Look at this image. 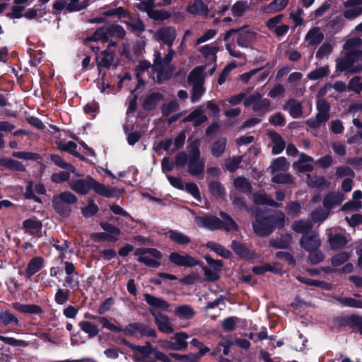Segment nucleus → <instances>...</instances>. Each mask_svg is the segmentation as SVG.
<instances>
[{
    "instance_id": "obj_1",
    "label": "nucleus",
    "mask_w": 362,
    "mask_h": 362,
    "mask_svg": "<svg viewBox=\"0 0 362 362\" xmlns=\"http://www.w3.org/2000/svg\"><path fill=\"white\" fill-rule=\"evenodd\" d=\"M175 54L172 47H168V53L163 58L160 50L156 52L154 54L153 64L151 65L146 61L139 63L136 71V77L139 82H141V78H145L146 74L154 81L161 83L168 79L170 76L168 71V65Z\"/></svg>"
},
{
    "instance_id": "obj_2",
    "label": "nucleus",
    "mask_w": 362,
    "mask_h": 362,
    "mask_svg": "<svg viewBox=\"0 0 362 362\" xmlns=\"http://www.w3.org/2000/svg\"><path fill=\"white\" fill-rule=\"evenodd\" d=\"M361 43L362 40L359 37L351 38L346 41L344 48L347 50V53L344 58L339 59L337 61V70L354 73L361 69V66L359 65L354 66V64L359 60L362 56V52L357 49Z\"/></svg>"
},
{
    "instance_id": "obj_3",
    "label": "nucleus",
    "mask_w": 362,
    "mask_h": 362,
    "mask_svg": "<svg viewBox=\"0 0 362 362\" xmlns=\"http://www.w3.org/2000/svg\"><path fill=\"white\" fill-rule=\"evenodd\" d=\"M199 141L194 139L190 144L188 172L198 178H203L204 161L200 158Z\"/></svg>"
},
{
    "instance_id": "obj_4",
    "label": "nucleus",
    "mask_w": 362,
    "mask_h": 362,
    "mask_svg": "<svg viewBox=\"0 0 362 362\" xmlns=\"http://www.w3.org/2000/svg\"><path fill=\"white\" fill-rule=\"evenodd\" d=\"M234 34L237 35L238 45L245 48L249 47L255 41L257 35L254 29L246 26L239 29H230L228 30L223 35L224 41H228L230 37Z\"/></svg>"
},
{
    "instance_id": "obj_5",
    "label": "nucleus",
    "mask_w": 362,
    "mask_h": 362,
    "mask_svg": "<svg viewBox=\"0 0 362 362\" xmlns=\"http://www.w3.org/2000/svg\"><path fill=\"white\" fill-rule=\"evenodd\" d=\"M276 221H271L267 218H262L256 215L255 221L253 222L254 231L260 236L269 235L273 229V226H282L284 224V214L281 212L276 214Z\"/></svg>"
},
{
    "instance_id": "obj_6",
    "label": "nucleus",
    "mask_w": 362,
    "mask_h": 362,
    "mask_svg": "<svg viewBox=\"0 0 362 362\" xmlns=\"http://www.w3.org/2000/svg\"><path fill=\"white\" fill-rule=\"evenodd\" d=\"M134 255L138 257L139 262L147 267L157 268L160 265L158 259L162 257V254L155 248H137Z\"/></svg>"
},
{
    "instance_id": "obj_7",
    "label": "nucleus",
    "mask_w": 362,
    "mask_h": 362,
    "mask_svg": "<svg viewBox=\"0 0 362 362\" xmlns=\"http://www.w3.org/2000/svg\"><path fill=\"white\" fill-rule=\"evenodd\" d=\"M188 334L184 332L175 333L171 340H160V346L167 350L173 351H184L188 346L187 339Z\"/></svg>"
},
{
    "instance_id": "obj_8",
    "label": "nucleus",
    "mask_w": 362,
    "mask_h": 362,
    "mask_svg": "<svg viewBox=\"0 0 362 362\" xmlns=\"http://www.w3.org/2000/svg\"><path fill=\"white\" fill-rule=\"evenodd\" d=\"M124 334L126 336L139 337L146 336L149 337H156L157 332L155 329L141 323H132L128 325L124 329Z\"/></svg>"
},
{
    "instance_id": "obj_9",
    "label": "nucleus",
    "mask_w": 362,
    "mask_h": 362,
    "mask_svg": "<svg viewBox=\"0 0 362 362\" xmlns=\"http://www.w3.org/2000/svg\"><path fill=\"white\" fill-rule=\"evenodd\" d=\"M245 106H252L255 112L265 113L270 110V102L266 98H262V95L255 92L244 100Z\"/></svg>"
},
{
    "instance_id": "obj_10",
    "label": "nucleus",
    "mask_w": 362,
    "mask_h": 362,
    "mask_svg": "<svg viewBox=\"0 0 362 362\" xmlns=\"http://www.w3.org/2000/svg\"><path fill=\"white\" fill-rule=\"evenodd\" d=\"M129 347L134 351V357L137 361L141 362H156L151 357V355H154L156 349L153 348L149 342H146L145 346L129 344Z\"/></svg>"
},
{
    "instance_id": "obj_11",
    "label": "nucleus",
    "mask_w": 362,
    "mask_h": 362,
    "mask_svg": "<svg viewBox=\"0 0 362 362\" xmlns=\"http://www.w3.org/2000/svg\"><path fill=\"white\" fill-rule=\"evenodd\" d=\"M152 316L158 329L165 334H172L175 329L171 319L160 312H153Z\"/></svg>"
},
{
    "instance_id": "obj_12",
    "label": "nucleus",
    "mask_w": 362,
    "mask_h": 362,
    "mask_svg": "<svg viewBox=\"0 0 362 362\" xmlns=\"http://www.w3.org/2000/svg\"><path fill=\"white\" fill-rule=\"evenodd\" d=\"M170 263L180 267H190L198 264V261L193 257L187 254H180L173 252L169 255Z\"/></svg>"
},
{
    "instance_id": "obj_13",
    "label": "nucleus",
    "mask_w": 362,
    "mask_h": 362,
    "mask_svg": "<svg viewBox=\"0 0 362 362\" xmlns=\"http://www.w3.org/2000/svg\"><path fill=\"white\" fill-rule=\"evenodd\" d=\"M144 299L147 304L150 306V313L152 315V311L158 312L167 311L170 307V304L161 298L156 297L153 295L145 293L144 295Z\"/></svg>"
},
{
    "instance_id": "obj_14",
    "label": "nucleus",
    "mask_w": 362,
    "mask_h": 362,
    "mask_svg": "<svg viewBox=\"0 0 362 362\" xmlns=\"http://www.w3.org/2000/svg\"><path fill=\"white\" fill-rule=\"evenodd\" d=\"M344 5V16L346 18L353 19L362 13V0H347Z\"/></svg>"
},
{
    "instance_id": "obj_15",
    "label": "nucleus",
    "mask_w": 362,
    "mask_h": 362,
    "mask_svg": "<svg viewBox=\"0 0 362 362\" xmlns=\"http://www.w3.org/2000/svg\"><path fill=\"white\" fill-rule=\"evenodd\" d=\"M93 182V178L86 177L85 179H78L77 180H71L69 182V187L75 192L80 194H86L91 189V185Z\"/></svg>"
},
{
    "instance_id": "obj_16",
    "label": "nucleus",
    "mask_w": 362,
    "mask_h": 362,
    "mask_svg": "<svg viewBox=\"0 0 362 362\" xmlns=\"http://www.w3.org/2000/svg\"><path fill=\"white\" fill-rule=\"evenodd\" d=\"M154 36L157 40L163 41L168 47H171L176 38V30L172 27L162 28L158 30Z\"/></svg>"
},
{
    "instance_id": "obj_17",
    "label": "nucleus",
    "mask_w": 362,
    "mask_h": 362,
    "mask_svg": "<svg viewBox=\"0 0 362 362\" xmlns=\"http://www.w3.org/2000/svg\"><path fill=\"white\" fill-rule=\"evenodd\" d=\"M196 224L199 227L206 228L209 230H216L222 228L221 221L216 216H196L194 218Z\"/></svg>"
},
{
    "instance_id": "obj_18",
    "label": "nucleus",
    "mask_w": 362,
    "mask_h": 362,
    "mask_svg": "<svg viewBox=\"0 0 362 362\" xmlns=\"http://www.w3.org/2000/svg\"><path fill=\"white\" fill-rule=\"evenodd\" d=\"M314 159L305 154L301 153L297 161L293 164V168L296 173H309L313 170V166L310 164Z\"/></svg>"
},
{
    "instance_id": "obj_19",
    "label": "nucleus",
    "mask_w": 362,
    "mask_h": 362,
    "mask_svg": "<svg viewBox=\"0 0 362 362\" xmlns=\"http://www.w3.org/2000/svg\"><path fill=\"white\" fill-rule=\"evenodd\" d=\"M187 11L194 16H206L209 13L208 6L202 0H195L189 4Z\"/></svg>"
},
{
    "instance_id": "obj_20",
    "label": "nucleus",
    "mask_w": 362,
    "mask_h": 362,
    "mask_svg": "<svg viewBox=\"0 0 362 362\" xmlns=\"http://www.w3.org/2000/svg\"><path fill=\"white\" fill-rule=\"evenodd\" d=\"M300 244L306 250L313 251L319 248L321 241L317 234L313 233L303 235L300 240Z\"/></svg>"
},
{
    "instance_id": "obj_21",
    "label": "nucleus",
    "mask_w": 362,
    "mask_h": 362,
    "mask_svg": "<svg viewBox=\"0 0 362 362\" xmlns=\"http://www.w3.org/2000/svg\"><path fill=\"white\" fill-rule=\"evenodd\" d=\"M198 50L209 63L216 62L218 47L214 43L201 46L199 47Z\"/></svg>"
},
{
    "instance_id": "obj_22",
    "label": "nucleus",
    "mask_w": 362,
    "mask_h": 362,
    "mask_svg": "<svg viewBox=\"0 0 362 362\" xmlns=\"http://www.w3.org/2000/svg\"><path fill=\"white\" fill-rule=\"evenodd\" d=\"M331 232V228L327 230V233L328 234V242L330 247L332 250H338L342 248L347 244L348 240L344 235L339 233L332 235Z\"/></svg>"
},
{
    "instance_id": "obj_23",
    "label": "nucleus",
    "mask_w": 362,
    "mask_h": 362,
    "mask_svg": "<svg viewBox=\"0 0 362 362\" xmlns=\"http://www.w3.org/2000/svg\"><path fill=\"white\" fill-rule=\"evenodd\" d=\"M324 39V34L319 28L310 29L305 35V40L310 46L319 45Z\"/></svg>"
},
{
    "instance_id": "obj_24",
    "label": "nucleus",
    "mask_w": 362,
    "mask_h": 362,
    "mask_svg": "<svg viewBox=\"0 0 362 362\" xmlns=\"http://www.w3.org/2000/svg\"><path fill=\"white\" fill-rule=\"evenodd\" d=\"M12 308L16 311L24 314H40L42 310L41 308L33 304H21L20 303H14Z\"/></svg>"
},
{
    "instance_id": "obj_25",
    "label": "nucleus",
    "mask_w": 362,
    "mask_h": 362,
    "mask_svg": "<svg viewBox=\"0 0 362 362\" xmlns=\"http://www.w3.org/2000/svg\"><path fill=\"white\" fill-rule=\"evenodd\" d=\"M174 314L181 320H190L195 315V311L188 305H181L175 308Z\"/></svg>"
},
{
    "instance_id": "obj_26",
    "label": "nucleus",
    "mask_w": 362,
    "mask_h": 362,
    "mask_svg": "<svg viewBox=\"0 0 362 362\" xmlns=\"http://www.w3.org/2000/svg\"><path fill=\"white\" fill-rule=\"evenodd\" d=\"M227 145V139L226 137H220L211 146V152L214 157L219 158L225 152Z\"/></svg>"
},
{
    "instance_id": "obj_27",
    "label": "nucleus",
    "mask_w": 362,
    "mask_h": 362,
    "mask_svg": "<svg viewBox=\"0 0 362 362\" xmlns=\"http://www.w3.org/2000/svg\"><path fill=\"white\" fill-rule=\"evenodd\" d=\"M100 225L107 235V241L116 242L119 239L121 230L118 228L105 222H101Z\"/></svg>"
},
{
    "instance_id": "obj_28",
    "label": "nucleus",
    "mask_w": 362,
    "mask_h": 362,
    "mask_svg": "<svg viewBox=\"0 0 362 362\" xmlns=\"http://www.w3.org/2000/svg\"><path fill=\"white\" fill-rule=\"evenodd\" d=\"M204 70L203 66H197L194 68L189 75L188 80L189 83L193 85H203L204 84Z\"/></svg>"
},
{
    "instance_id": "obj_29",
    "label": "nucleus",
    "mask_w": 362,
    "mask_h": 362,
    "mask_svg": "<svg viewBox=\"0 0 362 362\" xmlns=\"http://www.w3.org/2000/svg\"><path fill=\"white\" fill-rule=\"evenodd\" d=\"M344 200V195L339 192L330 193L327 194L323 201L324 206L330 209L336 205L339 204Z\"/></svg>"
},
{
    "instance_id": "obj_30",
    "label": "nucleus",
    "mask_w": 362,
    "mask_h": 362,
    "mask_svg": "<svg viewBox=\"0 0 362 362\" xmlns=\"http://www.w3.org/2000/svg\"><path fill=\"white\" fill-rule=\"evenodd\" d=\"M268 136L273 143L272 152L274 154L280 153L285 148V142L276 132H271L268 133Z\"/></svg>"
},
{
    "instance_id": "obj_31",
    "label": "nucleus",
    "mask_w": 362,
    "mask_h": 362,
    "mask_svg": "<svg viewBox=\"0 0 362 362\" xmlns=\"http://www.w3.org/2000/svg\"><path fill=\"white\" fill-rule=\"evenodd\" d=\"M284 110L288 111L293 118H298L302 115L301 103L296 100H288L284 106Z\"/></svg>"
},
{
    "instance_id": "obj_32",
    "label": "nucleus",
    "mask_w": 362,
    "mask_h": 362,
    "mask_svg": "<svg viewBox=\"0 0 362 362\" xmlns=\"http://www.w3.org/2000/svg\"><path fill=\"white\" fill-rule=\"evenodd\" d=\"M288 0H274L269 5L264 6L261 11L264 13H272L280 11L284 9L288 4Z\"/></svg>"
},
{
    "instance_id": "obj_33",
    "label": "nucleus",
    "mask_w": 362,
    "mask_h": 362,
    "mask_svg": "<svg viewBox=\"0 0 362 362\" xmlns=\"http://www.w3.org/2000/svg\"><path fill=\"white\" fill-rule=\"evenodd\" d=\"M289 168V163L284 157H279L275 159L270 165L272 174L281 172H286Z\"/></svg>"
},
{
    "instance_id": "obj_34",
    "label": "nucleus",
    "mask_w": 362,
    "mask_h": 362,
    "mask_svg": "<svg viewBox=\"0 0 362 362\" xmlns=\"http://www.w3.org/2000/svg\"><path fill=\"white\" fill-rule=\"evenodd\" d=\"M207 119L206 116L200 110H196L183 119L184 122H192L194 126H199Z\"/></svg>"
},
{
    "instance_id": "obj_35",
    "label": "nucleus",
    "mask_w": 362,
    "mask_h": 362,
    "mask_svg": "<svg viewBox=\"0 0 362 362\" xmlns=\"http://www.w3.org/2000/svg\"><path fill=\"white\" fill-rule=\"evenodd\" d=\"M93 182L91 185V188L98 194L106 197H112L115 195V189H110L103 184L99 183L93 179Z\"/></svg>"
},
{
    "instance_id": "obj_36",
    "label": "nucleus",
    "mask_w": 362,
    "mask_h": 362,
    "mask_svg": "<svg viewBox=\"0 0 362 362\" xmlns=\"http://www.w3.org/2000/svg\"><path fill=\"white\" fill-rule=\"evenodd\" d=\"M43 264V259L41 257L33 258L28 264L26 276L30 277L32 275L41 269Z\"/></svg>"
},
{
    "instance_id": "obj_37",
    "label": "nucleus",
    "mask_w": 362,
    "mask_h": 362,
    "mask_svg": "<svg viewBox=\"0 0 362 362\" xmlns=\"http://www.w3.org/2000/svg\"><path fill=\"white\" fill-rule=\"evenodd\" d=\"M169 239L180 245H185L190 242V238L177 230H169L167 233Z\"/></svg>"
},
{
    "instance_id": "obj_38",
    "label": "nucleus",
    "mask_w": 362,
    "mask_h": 362,
    "mask_svg": "<svg viewBox=\"0 0 362 362\" xmlns=\"http://www.w3.org/2000/svg\"><path fill=\"white\" fill-rule=\"evenodd\" d=\"M114 55L112 52L109 49L104 50L98 61L99 68H108L113 62Z\"/></svg>"
},
{
    "instance_id": "obj_39",
    "label": "nucleus",
    "mask_w": 362,
    "mask_h": 362,
    "mask_svg": "<svg viewBox=\"0 0 362 362\" xmlns=\"http://www.w3.org/2000/svg\"><path fill=\"white\" fill-rule=\"evenodd\" d=\"M110 35V28H101L97 30L95 33L90 37L87 38V41H102L105 42L107 40Z\"/></svg>"
},
{
    "instance_id": "obj_40",
    "label": "nucleus",
    "mask_w": 362,
    "mask_h": 362,
    "mask_svg": "<svg viewBox=\"0 0 362 362\" xmlns=\"http://www.w3.org/2000/svg\"><path fill=\"white\" fill-rule=\"evenodd\" d=\"M349 112L352 114L354 124L358 127H362V105H355L350 107Z\"/></svg>"
},
{
    "instance_id": "obj_41",
    "label": "nucleus",
    "mask_w": 362,
    "mask_h": 362,
    "mask_svg": "<svg viewBox=\"0 0 362 362\" xmlns=\"http://www.w3.org/2000/svg\"><path fill=\"white\" fill-rule=\"evenodd\" d=\"M221 217L222 218V228H223L227 231L231 230H238V226L235 221L227 214L221 212L220 214Z\"/></svg>"
},
{
    "instance_id": "obj_42",
    "label": "nucleus",
    "mask_w": 362,
    "mask_h": 362,
    "mask_svg": "<svg viewBox=\"0 0 362 362\" xmlns=\"http://www.w3.org/2000/svg\"><path fill=\"white\" fill-rule=\"evenodd\" d=\"M79 327L84 332L87 333L90 337H93L99 333L98 327L88 321H82L79 323Z\"/></svg>"
},
{
    "instance_id": "obj_43",
    "label": "nucleus",
    "mask_w": 362,
    "mask_h": 362,
    "mask_svg": "<svg viewBox=\"0 0 362 362\" xmlns=\"http://www.w3.org/2000/svg\"><path fill=\"white\" fill-rule=\"evenodd\" d=\"M249 4L247 1H238L232 6L231 13L234 16H242L249 8Z\"/></svg>"
},
{
    "instance_id": "obj_44",
    "label": "nucleus",
    "mask_w": 362,
    "mask_h": 362,
    "mask_svg": "<svg viewBox=\"0 0 362 362\" xmlns=\"http://www.w3.org/2000/svg\"><path fill=\"white\" fill-rule=\"evenodd\" d=\"M51 160L58 165L59 168L65 169L66 170L71 171V173L76 174V176L80 177L81 175L76 173V169L71 165L66 163L62 158H60L57 155H51Z\"/></svg>"
},
{
    "instance_id": "obj_45",
    "label": "nucleus",
    "mask_w": 362,
    "mask_h": 362,
    "mask_svg": "<svg viewBox=\"0 0 362 362\" xmlns=\"http://www.w3.org/2000/svg\"><path fill=\"white\" fill-rule=\"evenodd\" d=\"M125 23L127 28L136 33H141L145 30V25L140 19L129 18V20L126 21Z\"/></svg>"
},
{
    "instance_id": "obj_46",
    "label": "nucleus",
    "mask_w": 362,
    "mask_h": 362,
    "mask_svg": "<svg viewBox=\"0 0 362 362\" xmlns=\"http://www.w3.org/2000/svg\"><path fill=\"white\" fill-rule=\"evenodd\" d=\"M0 164L3 166L8 168V169L16 170V171H23L24 166L19 161L9 159V158H2L0 160Z\"/></svg>"
},
{
    "instance_id": "obj_47",
    "label": "nucleus",
    "mask_w": 362,
    "mask_h": 362,
    "mask_svg": "<svg viewBox=\"0 0 362 362\" xmlns=\"http://www.w3.org/2000/svg\"><path fill=\"white\" fill-rule=\"evenodd\" d=\"M254 202L257 204H265L278 207L279 205L265 194L257 193L254 194Z\"/></svg>"
},
{
    "instance_id": "obj_48",
    "label": "nucleus",
    "mask_w": 362,
    "mask_h": 362,
    "mask_svg": "<svg viewBox=\"0 0 362 362\" xmlns=\"http://www.w3.org/2000/svg\"><path fill=\"white\" fill-rule=\"evenodd\" d=\"M23 225V228L30 233H37L42 228L41 222L33 219L25 220Z\"/></svg>"
},
{
    "instance_id": "obj_49",
    "label": "nucleus",
    "mask_w": 362,
    "mask_h": 362,
    "mask_svg": "<svg viewBox=\"0 0 362 362\" xmlns=\"http://www.w3.org/2000/svg\"><path fill=\"white\" fill-rule=\"evenodd\" d=\"M292 227L296 232L303 233L310 230L312 228L313 226L309 221L300 220L294 222L293 223Z\"/></svg>"
},
{
    "instance_id": "obj_50",
    "label": "nucleus",
    "mask_w": 362,
    "mask_h": 362,
    "mask_svg": "<svg viewBox=\"0 0 362 362\" xmlns=\"http://www.w3.org/2000/svg\"><path fill=\"white\" fill-rule=\"evenodd\" d=\"M207 247L225 258H228L231 255V253L228 250L218 243L209 242L207 243Z\"/></svg>"
},
{
    "instance_id": "obj_51",
    "label": "nucleus",
    "mask_w": 362,
    "mask_h": 362,
    "mask_svg": "<svg viewBox=\"0 0 362 362\" xmlns=\"http://www.w3.org/2000/svg\"><path fill=\"white\" fill-rule=\"evenodd\" d=\"M53 204L56 211L63 216H68L71 211V206L66 204L65 202H60L54 197Z\"/></svg>"
},
{
    "instance_id": "obj_52",
    "label": "nucleus",
    "mask_w": 362,
    "mask_h": 362,
    "mask_svg": "<svg viewBox=\"0 0 362 362\" xmlns=\"http://www.w3.org/2000/svg\"><path fill=\"white\" fill-rule=\"evenodd\" d=\"M98 211V206L94 203L93 199L88 200V204L86 207L81 208V213L86 218L94 216Z\"/></svg>"
},
{
    "instance_id": "obj_53",
    "label": "nucleus",
    "mask_w": 362,
    "mask_h": 362,
    "mask_svg": "<svg viewBox=\"0 0 362 362\" xmlns=\"http://www.w3.org/2000/svg\"><path fill=\"white\" fill-rule=\"evenodd\" d=\"M54 198L57 199L60 202H65L66 204L69 206L77 202V197L70 192H64L55 196Z\"/></svg>"
},
{
    "instance_id": "obj_54",
    "label": "nucleus",
    "mask_w": 362,
    "mask_h": 362,
    "mask_svg": "<svg viewBox=\"0 0 362 362\" xmlns=\"http://www.w3.org/2000/svg\"><path fill=\"white\" fill-rule=\"evenodd\" d=\"M329 73V67L327 66L319 67L310 72L308 77L311 80H317L325 76Z\"/></svg>"
},
{
    "instance_id": "obj_55",
    "label": "nucleus",
    "mask_w": 362,
    "mask_h": 362,
    "mask_svg": "<svg viewBox=\"0 0 362 362\" xmlns=\"http://www.w3.org/2000/svg\"><path fill=\"white\" fill-rule=\"evenodd\" d=\"M326 115L317 114L315 117L310 118L306 121V124L312 128H318L322 123L327 122Z\"/></svg>"
},
{
    "instance_id": "obj_56",
    "label": "nucleus",
    "mask_w": 362,
    "mask_h": 362,
    "mask_svg": "<svg viewBox=\"0 0 362 362\" xmlns=\"http://www.w3.org/2000/svg\"><path fill=\"white\" fill-rule=\"evenodd\" d=\"M154 7L155 6H152L148 13L149 18L154 20L163 21L170 17V14L167 11H159L155 9Z\"/></svg>"
},
{
    "instance_id": "obj_57",
    "label": "nucleus",
    "mask_w": 362,
    "mask_h": 362,
    "mask_svg": "<svg viewBox=\"0 0 362 362\" xmlns=\"http://www.w3.org/2000/svg\"><path fill=\"white\" fill-rule=\"evenodd\" d=\"M241 160L240 156L228 158L225 160V168L230 172H234L238 168Z\"/></svg>"
},
{
    "instance_id": "obj_58",
    "label": "nucleus",
    "mask_w": 362,
    "mask_h": 362,
    "mask_svg": "<svg viewBox=\"0 0 362 362\" xmlns=\"http://www.w3.org/2000/svg\"><path fill=\"white\" fill-rule=\"evenodd\" d=\"M307 183L312 187H321L327 185V181L323 177H311L308 175Z\"/></svg>"
},
{
    "instance_id": "obj_59",
    "label": "nucleus",
    "mask_w": 362,
    "mask_h": 362,
    "mask_svg": "<svg viewBox=\"0 0 362 362\" xmlns=\"http://www.w3.org/2000/svg\"><path fill=\"white\" fill-rule=\"evenodd\" d=\"M234 185L238 189L243 192H249L251 188L249 181L240 177L234 180Z\"/></svg>"
},
{
    "instance_id": "obj_60",
    "label": "nucleus",
    "mask_w": 362,
    "mask_h": 362,
    "mask_svg": "<svg viewBox=\"0 0 362 362\" xmlns=\"http://www.w3.org/2000/svg\"><path fill=\"white\" fill-rule=\"evenodd\" d=\"M0 320L4 325H8L11 323L17 325L18 322L17 317L7 310L3 311L0 313Z\"/></svg>"
},
{
    "instance_id": "obj_61",
    "label": "nucleus",
    "mask_w": 362,
    "mask_h": 362,
    "mask_svg": "<svg viewBox=\"0 0 362 362\" xmlns=\"http://www.w3.org/2000/svg\"><path fill=\"white\" fill-rule=\"evenodd\" d=\"M171 357L182 361L183 362H198L199 361V356H197L195 354H189L185 355H181L178 354H171L170 355Z\"/></svg>"
},
{
    "instance_id": "obj_62",
    "label": "nucleus",
    "mask_w": 362,
    "mask_h": 362,
    "mask_svg": "<svg viewBox=\"0 0 362 362\" xmlns=\"http://www.w3.org/2000/svg\"><path fill=\"white\" fill-rule=\"evenodd\" d=\"M349 258V254L346 252H339L335 255L332 259V264L338 267L346 262Z\"/></svg>"
},
{
    "instance_id": "obj_63",
    "label": "nucleus",
    "mask_w": 362,
    "mask_h": 362,
    "mask_svg": "<svg viewBox=\"0 0 362 362\" xmlns=\"http://www.w3.org/2000/svg\"><path fill=\"white\" fill-rule=\"evenodd\" d=\"M339 303L342 305L353 307V308H362V303L351 298L339 297L337 298Z\"/></svg>"
},
{
    "instance_id": "obj_64",
    "label": "nucleus",
    "mask_w": 362,
    "mask_h": 362,
    "mask_svg": "<svg viewBox=\"0 0 362 362\" xmlns=\"http://www.w3.org/2000/svg\"><path fill=\"white\" fill-rule=\"evenodd\" d=\"M239 322V319L236 317H229L224 319L222 322V327L226 331H232L235 329L237 323Z\"/></svg>"
}]
</instances>
